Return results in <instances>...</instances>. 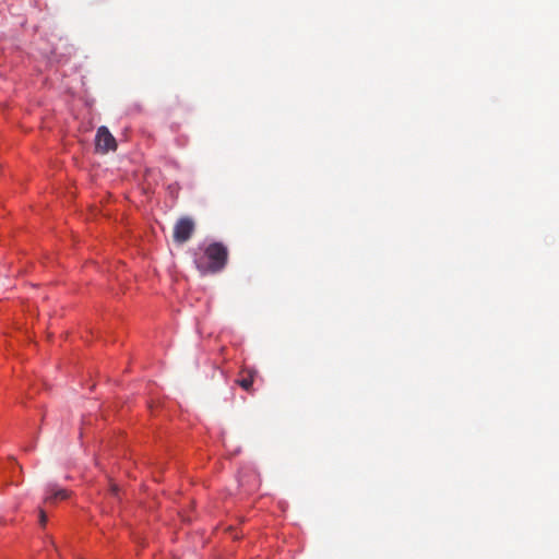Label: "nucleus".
<instances>
[{
  "mask_svg": "<svg viewBox=\"0 0 559 559\" xmlns=\"http://www.w3.org/2000/svg\"><path fill=\"white\" fill-rule=\"evenodd\" d=\"M228 260L227 247L221 242L209 245L204 251V258L194 260L198 270L202 274L221 272Z\"/></svg>",
  "mask_w": 559,
  "mask_h": 559,
  "instance_id": "f257e3e1",
  "label": "nucleus"
},
{
  "mask_svg": "<svg viewBox=\"0 0 559 559\" xmlns=\"http://www.w3.org/2000/svg\"><path fill=\"white\" fill-rule=\"evenodd\" d=\"M195 224L190 217H181L179 218L174 226V241L177 243L187 242L192 234L194 233Z\"/></svg>",
  "mask_w": 559,
  "mask_h": 559,
  "instance_id": "f03ea898",
  "label": "nucleus"
},
{
  "mask_svg": "<svg viewBox=\"0 0 559 559\" xmlns=\"http://www.w3.org/2000/svg\"><path fill=\"white\" fill-rule=\"evenodd\" d=\"M96 151L100 153H108L117 148V142L114 135L106 127L98 128L95 138Z\"/></svg>",
  "mask_w": 559,
  "mask_h": 559,
  "instance_id": "7ed1b4c3",
  "label": "nucleus"
},
{
  "mask_svg": "<svg viewBox=\"0 0 559 559\" xmlns=\"http://www.w3.org/2000/svg\"><path fill=\"white\" fill-rule=\"evenodd\" d=\"M68 497H69V492L66 489L59 488L57 485H49L47 487L45 502L46 503H55L57 500H64Z\"/></svg>",
  "mask_w": 559,
  "mask_h": 559,
  "instance_id": "20e7f679",
  "label": "nucleus"
},
{
  "mask_svg": "<svg viewBox=\"0 0 559 559\" xmlns=\"http://www.w3.org/2000/svg\"><path fill=\"white\" fill-rule=\"evenodd\" d=\"M255 374H257V371H254V370H242L241 378L238 379L236 382L245 391L252 393L253 392L252 385H253Z\"/></svg>",
  "mask_w": 559,
  "mask_h": 559,
  "instance_id": "39448f33",
  "label": "nucleus"
},
{
  "mask_svg": "<svg viewBox=\"0 0 559 559\" xmlns=\"http://www.w3.org/2000/svg\"><path fill=\"white\" fill-rule=\"evenodd\" d=\"M39 523L43 526L46 525V523H47V515L43 509H39Z\"/></svg>",
  "mask_w": 559,
  "mask_h": 559,
  "instance_id": "423d86ee",
  "label": "nucleus"
},
{
  "mask_svg": "<svg viewBox=\"0 0 559 559\" xmlns=\"http://www.w3.org/2000/svg\"><path fill=\"white\" fill-rule=\"evenodd\" d=\"M111 491L116 495V493H117V491H118L117 486H115V485H114V486L111 487Z\"/></svg>",
  "mask_w": 559,
  "mask_h": 559,
  "instance_id": "0eeeda50",
  "label": "nucleus"
}]
</instances>
